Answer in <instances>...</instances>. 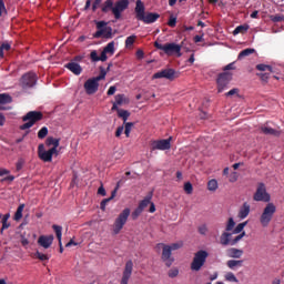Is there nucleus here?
<instances>
[{"label": "nucleus", "instance_id": "9d476101", "mask_svg": "<svg viewBox=\"0 0 284 284\" xmlns=\"http://www.w3.org/2000/svg\"><path fill=\"white\" fill-rule=\"evenodd\" d=\"M59 156V151H54V149L45 150L44 144H39L38 146V156L44 163H52V156Z\"/></svg>", "mask_w": 284, "mask_h": 284}, {"label": "nucleus", "instance_id": "69168bd1", "mask_svg": "<svg viewBox=\"0 0 284 284\" xmlns=\"http://www.w3.org/2000/svg\"><path fill=\"white\" fill-rule=\"evenodd\" d=\"M123 130H125L124 126H119L115 131V136L119 138L123 134Z\"/></svg>", "mask_w": 284, "mask_h": 284}, {"label": "nucleus", "instance_id": "ddd939ff", "mask_svg": "<svg viewBox=\"0 0 284 284\" xmlns=\"http://www.w3.org/2000/svg\"><path fill=\"white\" fill-rule=\"evenodd\" d=\"M20 83L24 90H28V88H34V85H37V73L29 72L23 74Z\"/></svg>", "mask_w": 284, "mask_h": 284}, {"label": "nucleus", "instance_id": "864d4df0", "mask_svg": "<svg viewBox=\"0 0 284 284\" xmlns=\"http://www.w3.org/2000/svg\"><path fill=\"white\" fill-rule=\"evenodd\" d=\"M243 236H245V231H243L241 234H239L233 240H231V245H236V243H239V241H241Z\"/></svg>", "mask_w": 284, "mask_h": 284}, {"label": "nucleus", "instance_id": "f257e3e1", "mask_svg": "<svg viewBox=\"0 0 284 284\" xmlns=\"http://www.w3.org/2000/svg\"><path fill=\"white\" fill-rule=\"evenodd\" d=\"M129 7L130 0H118L115 3L114 0H105L101 6V10L104 14H108L111 10L115 21H119L121 19V14H123Z\"/></svg>", "mask_w": 284, "mask_h": 284}, {"label": "nucleus", "instance_id": "9b49d317", "mask_svg": "<svg viewBox=\"0 0 284 284\" xmlns=\"http://www.w3.org/2000/svg\"><path fill=\"white\" fill-rule=\"evenodd\" d=\"M232 81V73L231 72H223L217 75L216 83H217V92L221 93L223 90H226L227 85Z\"/></svg>", "mask_w": 284, "mask_h": 284}, {"label": "nucleus", "instance_id": "79ce46f5", "mask_svg": "<svg viewBox=\"0 0 284 284\" xmlns=\"http://www.w3.org/2000/svg\"><path fill=\"white\" fill-rule=\"evenodd\" d=\"M271 21L273 23H281V21H284V16L283 14H275V16H270Z\"/></svg>", "mask_w": 284, "mask_h": 284}, {"label": "nucleus", "instance_id": "e433bc0d", "mask_svg": "<svg viewBox=\"0 0 284 284\" xmlns=\"http://www.w3.org/2000/svg\"><path fill=\"white\" fill-rule=\"evenodd\" d=\"M250 54H254V49H244L239 53L237 59H245V57H250Z\"/></svg>", "mask_w": 284, "mask_h": 284}, {"label": "nucleus", "instance_id": "09e8293b", "mask_svg": "<svg viewBox=\"0 0 284 284\" xmlns=\"http://www.w3.org/2000/svg\"><path fill=\"white\" fill-rule=\"evenodd\" d=\"M184 192H186V194H192V192H194V187L192 186V183L190 182L184 183Z\"/></svg>", "mask_w": 284, "mask_h": 284}, {"label": "nucleus", "instance_id": "58836bf2", "mask_svg": "<svg viewBox=\"0 0 284 284\" xmlns=\"http://www.w3.org/2000/svg\"><path fill=\"white\" fill-rule=\"evenodd\" d=\"M132 128H134V123L133 122H126L125 126H124V134L126 138L130 136V132H132Z\"/></svg>", "mask_w": 284, "mask_h": 284}, {"label": "nucleus", "instance_id": "dca6fc26", "mask_svg": "<svg viewBox=\"0 0 284 284\" xmlns=\"http://www.w3.org/2000/svg\"><path fill=\"white\" fill-rule=\"evenodd\" d=\"M84 90L87 92V94H97V92L99 91V82L97 80H94L93 78L88 79L84 82Z\"/></svg>", "mask_w": 284, "mask_h": 284}, {"label": "nucleus", "instance_id": "3c124183", "mask_svg": "<svg viewBox=\"0 0 284 284\" xmlns=\"http://www.w3.org/2000/svg\"><path fill=\"white\" fill-rule=\"evenodd\" d=\"M134 41H136V36H130L125 40V45L129 48V45H134Z\"/></svg>", "mask_w": 284, "mask_h": 284}, {"label": "nucleus", "instance_id": "0e129e2a", "mask_svg": "<svg viewBox=\"0 0 284 284\" xmlns=\"http://www.w3.org/2000/svg\"><path fill=\"white\" fill-rule=\"evenodd\" d=\"M234 94H239V89H232L225 93V97H234Z\"/></svg>", "mask_w": 284, "mask_h": 284}, {"label": "nucleus", "instance_id": "4d7b16f0", "mask_svg": "<svg viewBox=\"0 0 284 284\" xmlns=\"http://www.w3.org/2000/svg\"><path fill=\"white\" fill-rule=\"evenodd\" d=\"M176 276H179V268H172L169 271L170 278H176Z\"/></svg>", "mask_w": 284, "mask_h": 284}, {"label": "nucleus", "instance_id": "37998d69", "mask_svg": "<svg viewBox=\"0 0 284 284\" xmlns=\"http://www.w3.org/2000/svg\"><path fill=\"white\" fill-rule=\"evenodd\" d=\"M234 225H236V222H234L233 217H230L226 224V232H232V230H234Z\"/></svg>", "mask_w": 284, "mask_h": 284}, {"label": "nucleus", "instance_id": "f03ea898", "mask_svg": "<svg viewBox=\"0 0 284 284\" xmlns=\"http://www.w3.org/2000/svg\"><path fill=\"white\" fill-rule=\"evenodd\" d=\"M135 19L138 21H142L143 23H146L150 26V23H156L159 19H161V14L154 13V12H148L145 13V4L141 0H136L135 2Z\"/></svg>", "mask_w": 284, "mask_h": 284}, {"label": "nucleus", "instance_id": "680f3d73", "mask_svg": "<svg viewBox=\"0 0 284 284\" xmlns=\"http://www.w3.org/2000/svg\"><path fill=\"white\" fill-rule=\"evenodd\" d=\"M101 6V0H94L92 4L93 12H97L98 8Z\"/></svg>", "mask_w": 284, "mask_h": 284}, {"label": "nucleus", "instance_id": "423d86ee", "mask_svg": "<svg viewBox=\"0 0 284 284\" xmlns=\"http://www.w3.org/2000/svg\"><path fill=\"white\" fill-rule=\"evenodd\" d=\"M274 214H276V205L270 202L266 204V206L264 207L260 216V223L262 227H267V225L272 223V219H274Z\"/></svg>", "mask_w": 284, "mask_h": 284}, {"label": "nucleus", "instance_id": "a19ab883", "mask_svg": "<svg viewBox=\"0 0 284 284\" xmlns=\"http://www.w3.org/2000/svg\"><path fill=\"white\" fill-rule=\"evenodd\" d=\"M114 197H112V194L110 197L102 200V202L100 203V209L102 210V212H105V207L108 206V204L110 203V201H112Z\"/></svg>", "mask_w": 284, "mask_h": 284}, {"label": "nucleus", "instance_id": "6e6d98bb", "mask_svg": "<svg viewBox=\"0 0 284 284\" xmlns=\"http://www.w3.org/2000/svg\"><path fill=\"white\" fill-rule=\"evenodd\" d=\"M24 164H26V161H23V159L18 160V162L16 164L17 172H20V170H23Z\"/></svg>", "mask_w": 284, "mask_h": 284}, {"label": "nucleus", "instance_id": "774afa93", "mask_svg": "<svg viewBox=\"0 0 284 284\" xmlns=\"http://www.w3.org/2000/svg\"><path fill=\"white\" fill-rule=\"evenodd\" d=\"M98 194H100V196H105V187H103V185H101L99 189H98Z\"/></svg>", "mask_w": 284, "mask_h": 284}, {"label": "nucleus", "instance_id": "a18cd8bd", "mask_svg": "<svg viewBox=\"0 0 284 284\" xmlns=\"http://www.w3.org/2000/svg\"><path fill=\"white\" fill-rule=\"evenodd\" d=\"M8 14V9H6V2L0 0V17H6Z\"/></svg>", "mask_w": 284, "mask_h": 284}, {"label": "nucleus", "instance_id": "7c9ffc66", "mask_svg": "<svg viewBox=\"0 0 284 284\" xmlns=\"http://www.w3.org/2000/svg\"><path fill=\"white\" fill-rule=\"evenodd\" d=\"M118 116L125 123L130 119V111L123 109L118 110Z\"/></svg>", "mask_w": 284, "mask_h": 284}, {"label": "nucleus", "instance_id": "c85d7f7f", "mask_svg": "<svg viewBox=\"0 0 284 284\" xmlns=\"http://www.w3.org/2000/svg\"><path fill=\"white\" fill-rule=\"evenodd\" d=\"M26 209V204H20L14 213V221H21L23 219V210Z\"/></svg>", "mask_w": 284, "mask_h": 284}, {"label": "nucleus", "instance_id": "c756f323", "mask_svg": "<svg viewBox=\"0 0 284 284\" xmlns=\"http://www.w3.org/2000/svg\"><path fill=\"white\" fill-rule=\"evenodd\" d=\"M52 230L55 232L58 241L61 242V236H63V227L61 225L53 224Z\"/></svg>", "mask_w": 284, "mask_h": 284}, {"label": "nucleus", "instance_id": "cd10ccee", "mask_svg": "<svg viewBox=\"0 0 284 284\" xmlns=\"http://www.w3.org/2000/svg\"><path fill=\"white\" fill-rule=\"evenodd\" d=\"M248 30H250L248 24H241L234 29L233 34L234 37H236V34H245V32H247Z\"/></svg>", "mask_w": 284, "mask_h": 284}, {"label": "nucleus", "instance_id": "5701e85b", "mask_svg": "<svg viewBox=\"0 0 284 284\" xmlns=\"http://www.w3.org/2000/svg\"><path fill=\"white\" fill-rule=\"evenodd\" d=\"M226 256H229V258H241V256H243V250L231 247L226 250Z\"/></svg>", "mask_w": 284, "mask_h": 284}, {"label": "nucleus", "instance_id": "bb28decb", "mask_svg": "<svg viewBox=\"0 0 284 284\" xmlns=\"http://www.w3.org/2000/svg\"><path fill=\"white\" fill-rule=\"evenodd\" d=\"M229 270H236V267H243V260H229L226 262Z\"/></svg>", "mask_w": 284, "mask_h": 284}, {"label": "nucleus", "instance_id": "aec40b11", "mask_svg": "<svg viewBox=\"0 0 284 284\" xmlns=\"http://www.w3.org/2000/svg\"><path fill=\"white\" fill-rule=\"evenodd\" d=\"M9 103H12V95L8 93H0V110H11L8 105Z\"/></svg>", "mask_w": 284, "mask_h": 284}, {"label": "nucleus", "instance_id": "1a4fd4ad", "mask_svg": "<svg viewBox=\"0 0 284 284\" xmlns=\"http://www.w3.org/2000/svg\"><path fill=\"white\" fill-rule=\"evenodd\" d=\"M271 199L272 197L270 196V193H267V187H265V183L260 182L253 195V200L257 202L270 203Z\"/></svg>", "mask_w": 284, "mask_h": 284}, {"label": "nucleus", "instance_id": "f3484780", "mask_svg": "<svg viewBox=\"0 0 284 284\" xmlns=\"http://www.w3.org/2000/svg\"><path fill=\"white\" fill-rule=\"evenodd\" d=\"M176 71L174 69H164L160 72L153 74V79H169V81H174Z\"/></svg>", "mask_w": 284, "mask_h": 284}, {"label": "nucleus", "instance_id": "c03bdc74", "mask_svg": "<svg viewBox=\"0 0 284 284\" xmlns=\"http://www.w3.org/2000/svg\"><path fill=\"white\" fill-rule=\"evenodd\" d=\"M141 214H143V211L138 206L131 214V217L133 221H136V219H139V216H141Z\"/></svg>", "mask_w": 284, "mask_h": 284}, {"label": "nucleus", "instance_id": "c9c22d12", "mask_svg": "<svg viewBox=\"0 0 284 284\" xmlns=\"http://www.w3.org/2000/svg\"><path fill=\"white\" fill-rule=\"evenodd\" d=\"M103 51L106 53V54H110V57H112L114 54V41L112 42H109L105 48L103 49Z\"/></svg>", "mask_w": 284, "mask_h": 284}, {"label": "nucleus", "instance_id": "473e14b6", "mask_svg": "<svg viewBox=\"0 0 284 284\" xmlns=\"http://www.w3.org/2000/svg\"><path fill=\"white\" fill-rule=\"evenodd\" d=\"M256 70H258L260 72H274V69L272 68V65H267L263 63L257 64Z\"/></svg>", "mask_w": 284, "mask_h": 284}, {"label": "nucleus", "instance_id": "e2e57ef3", "mask_svg": "<svg viewBox=\"0 0 284 284\" xmlns=\"http://www.w3.org/2000/svg\"><path fill=\"white\" fill-rule=\"evenodd\" d=\"M257 77H260L262 81H267L270 79V73H257Z\"/></svg>", "mask_w": 284, "mask_h": 284}, {"label": "nucleus", "instance_id": "8fccbe9b", "mask_svg": "<svg viewBox=\"0 0 284 284\" xmlns=\"http://www.w3.org/2000/svg\"><path fill=\"white\" fill-rule=\"evenodd\" d=\"M168 27L169 28H176V17L170 16L169 21H168Z\"/></svg>", "mask_w": 284, "mask_h": 284}, {"label": "nucleus", "instance_id": "052dcab7", "mask_svg": "<svg viewBox=\"0 0 284 284\" xmlns=\"http://www.w3.org/2000/svg\"><path fill=\"white\" fill-rule=\"evenodd\" d=\"M123 94H118V95H115V103L118 104V105H123Z\"/></svg>", "mask_w": 284, "mask_h": 284}, {"label": "nucleus", "instance_id": "a878e982", "mask_svg": "<svg viewBox=\"0 0 284 284\" xmlns=\"http://www.w3.org/2000/svg\"><path fill=\"white\" fill-rule=\"evenodd\" d=\"M232 233L230 232H224L222 233L220 237V243L221 245H232Z\"/></svg>", "mask_w": 284, "mask_h": 284}, {"label": "nucleus", "instance_id": "603ef678", "mask_svg": "<svg viewBox=\"0 0 284 284\" xmlns=\"http://www.w3.org/2000/svg\"><path fill=\"white\" fill-rule=\"evenodd\" d=\"M48 136V129L43 126L39 132H38V139H45Z\"/></svg>", "mask_w": 284, "mask_h": 284}, {"label": "nucleus", "instance_id": "5fc2aeb1", "mask_svg": "<svg viewBox=\"0 0 284 284\" xmlns=\"http://www.w3.org/2000/svg\"><path fill=\"white\" fill-rule=\"evenodd\" d=\"M199 234H202V236H205L207 234V225L202 224L197 229Z\"/></svg>", "mask_w": 284, "mask_h": 284}, {"label": "nucleus", "instance_id": "2eb2a0df", "mask_svg": "<svg viewBox=\"0 0 284 284\" xmlns=\"http://www.w3.org/2000/svg\"><path fill=\"white\" fill-rule=\"evenodd\" d=\"M172 141V138L165 139V140H155L151 143L152 150H170L172 145L170 142Z\"/></svg>", "mask_w": 284, "mask_h": 284}, {"label": "nucleus", "instance_id": "ea45409f", "mask_svg": "<svg viewBox=\"0 0 284 284\" xmlns=\"http://www.w3.org/2000/svg\"><path fill=\"white\" fill-rule=\"evenodd\" d=\"M34 257L38 258L39 261H50V257L47 254H43L39 251L34 253Z\"/></svg>", "mask_w": 284, "mask_h": 284}, {"label": "nucleus", "instance_id": "bf43d9fd", "mask_svg": "<svg viewBox=\"0 0 284 284\" xmlns=\"http://www.w3.org/2000/svg\"><path fill=\"white\" fill-rule=\"evenodd\" d=\"M224 72H227V70H236L235 62H231L223 68Z\"/></svg>", "mask_w": 284, "mask_h": 284}, {"label": "nucleus", "instance_id": "a211bd4d", "mask_svg": "<svg viewBox=\"0 0 284 284\" xmlns=\"http://www.w3.org/2000/svg\"><path fill=\"white\" fill-rule=\"evenodd\" d=\"M53 242H54V235H41L38 239V244L41 247H44V250H48L52 245Z\"/></svg>", "mask_w": 284, "mask_h": 284}, {"label": "nucleus", "instance_id": "6ab92c4d", "mask_svg": "<svg viewBox=\"0 0 284 284\" xmlns=\"http://www.w3.org/2000/svg\"><path fill=\"white\" fill-rule=\"evenodd\" d=\"M64 68H67V70L72 72V74H75V77H79V74H81V72H83V68H81V65L74 61H71V62L64 64Z\"/></svg>", "mask_w": 284, "mask_h": 284}, {"label": "nucleus", "instance_id": "13d9d810", "mask_svg": "<svg viewBox=\"0 0 284 284\" xmlns=\"http://www.w3.org/2000/svg\"><path fill=\"white\" fill-rule=\"evenodd\" d=\"M236 181H239V173L237 172L231 173L230 183H236Z\"/></svg>", "mask_w": 284, "mask_h": 284}, {"label": "nucleus", "instance_id": "72a5a7b5", "mask_svg": "<svg viewBox=\"0 0 284 284\" xmlns=\"http://www.w3.org/2000/svg\"><path fill=\"white\" fill-rule=\"evenodd\" d=\"M152 201V197L151 196H146L144 200H142L140 203H139V209L143 212L145 210V207H148V205H150Z\"/></svg>", "mask_w": 284, "mask_h": 284}, {"label": "nucleus", "instance_id": "412c9836", "mask_svg": "<svg viewBox=\"0 0 284 284\" xmlns=\"http://www.w3.org/2000/svg\"><path fill=\"white\" fill-rule=\"evenodd\" d=\"M90 59L92 63H97L99 61L105 62L108 61V53L104 50H102L101 55L99 57V53L97 52V50H93L90 53Z\"/></svg>", "mask_w": 284, "mask_h": 284}, {"label": "nucleus", "instance_id": "4468645a", "mask_svg": "<svg viewBox=\"0 0 284 284\" xmlns=\"http://www.w3.org/2000/svg\"><path fill=\"white\" fill-rule=\"evenodd\" d=\"M132 270H134V263L132 262V260H129L125 263V267H124L120 284L129 283L130 278L132 277Z\"/></svg>", "mask_w": 284, "mask_h": 284}, {"label": "nucleus", "instance_id": "b1692460", "mask_svg": "<svg viewBox=\"0 0 284 284\" xmlns=\"http://www.w3.org/2000/svg\"><path fill=\"white\" fill-rule=\"evenodd\" d=\"M239 219H247L250 216V204L247 202H244L243 205L241 206L239 214Z\"/></svg>", "mask_w": 284, "mask_h": 284}, {"label": "nucleus", "instance_id": "49530a36", "mask_svg": "<svg viewBox=\"0 0 284 284\" xmlns=\"http://www.w3.org/2000/svg\"><path fill=\"white\" fill-rule=\"evenodd\" d=\"M225 280L230 281L231 283H239V280L236 278V275H234V273H226Z\"/></svg>", "mask_w": 284, "mask_h": 284}, {"label": "nucleus", "instance_id": "2f4dec72", "mask_svg": "<svg viewBox=\"0 0 284 284\" xmlns=\"http://www.w3.org/2000/svg\"><path fill=\"white\" fill-rule=\"evenodd\" d=\"M207 190L210 192H216V190H219V182L216 180H210L207 182Z\"/></svg>", "mask_w": 284, "mask_h": 284}, {"label": "nucleus", "instance_id": "de8ad7c7", "mask_svg": "<svg viewBox=\"0 0 284 284\" xmlns=\"http://www.w3.org/2000/svg\"><path fill=\"white\" fill-rule=\"evenodd\" d=\"M169 247H170L171 252L181 250V247H183V242L173 243V244L169 245Z\"/></svg>", "mask_w": 284, "mask_h": 284}, {"label": "nucleus", "instance_id": "6e6552de", "mask_svg": "<svg viewBox=\"0 0 284 284\" xmlns=\"http://www.w3.org/2000/svg\"><path fill=\"white\" fill-rule=\"evenodd\" d=\"M98 31L93 34L94 39H112V27H106L108 22L105 21H98L95 22Z\"/></svg>", "mask_w": 284, "mask_h": 284}, {"label": "nucleus", "instance_id": "4c0bfd02", "mask_svg": "<svg viewBox=\"0 0 284 284\" xmlns=\"http://www.w3.org/2000/svg\"><path fill=\"white\" fill-rule=\"evenodd\" d=\"M246 225H247V221L237 224L236 227L233 230L232 234H241V232H243V230H245Z\"/></svg>", "mask_w": 284, "mask_h": 284}, {"label": "nucleus", "instance_id": "338daca9", "mask_svg": "<svg viewBox=\"0 0 284 284\" xmlns=\"http://www.w3.org/2000/svg\"><path fill=\"white\" fill-rule=\"evenodd\" d=\"M116 92V87H110L106 94L109 97H112V94H114Z\"/></svg>", "mask_w": 284, "mask_h": 284}, {"label": "nucleus", "instance_id": "f8f14e48", "mask_svg": "<svg viewBox=\"0 0 284 284\" xmlns=\"http://www.w3.org/2000/svg\"><path fill=\"white\" fill-rule=\"evenodd\" d=\"M162 247V261L165 262L166 267H171L172 263H174V258H172V251L170 248V245H166L164 243H159L156 245L158 250H161Z\"/></svg>", "mask_w": 284, "mask_h": 284}, {"label": "nucleus", "instance_id": "39448f33", "mask_svg": "<svg viewBox=\"0 0 284 284\" xmlns=\"http://www.w3.org/2000/svg\"><path fill=\"white\" fill-rule=\"evenodd\" d=\"M154 48H156L158 50H162V52H164V54H168V57H172L173 54H176V57H182L181 50L183 48V44H176L174 42L161 44L155 41Z\"/></svg>", "mask_w": 284, "mask_h": 284}, {"label": "nucleus", "instance_id": "393cba45", "mask_svg": "<svg viewBox=\"0 0 284 284\" xmlns=\"http://www.w3.org/2000/svg\"><path fill=\"white\" fill-rule=\"evenodd\" d=\"M59 143H60V140L52 136H49L45 141V145L48 148H51V150H54V152H59V150H57L59 148Z\"/></svg>", "mask_w": 284, "mask_h": 284}, {"label": "nucleus", "instance_id": "f704fd0d", "mask_svg": "<svg viewBox=\"0 0 284 284\" xmlns=\"http://www.w3.org/2000/svg\"><path fill=\"white\" fill-rule=\"evenodd\" d=\"M10 219V213H7L3 215L1 223H2V227H1V232H3V230H8V227H10V223H8V220Z\"/></svg>", "mask_w": 284, "mask_h": 284}, {"label": "nucleus", "instance_id": "0eeeda50", "mask_svg": "<svg viewBox=\"0 0 284 284\" xmlns=\"http://www.w3.org/2000/svg\"><path fill=\"white\" fill-rule=\"evenodd\" d=\"M130 209H124L115 219L113 223V234H121V230L125 227L128 219H130Z\"/></svg>", "mask_w": 284, "mask_h": 284}, {"label": "nucleus", "instance_id": "4be33fe9", "mask_svg": "<svg viewBox=\"0 0 284 284\" xmlns=\"http://www.w3.org/2000/svg\"><path fill=\"white\" fill-rule=\"evenodd\" d=\"M260 131L262 134H266V136H278V134H281V132H278L276 129H272L267 125H262Z\"/></svg>", "mask_w": 284, "mask_h": 284}, {"label": "nucleus", "instance_id": "20e7f679", "mask_svg": "<svg viewBox=\"0 0 284 284\" xmlns=\"http://www.w3.org/2000/svg\"><path fill=\"white\" fill-rule=\"evenodd\" d=\"M209 256H210V253H207V251L205 250H200L195 252L190 266L191 271L201 272V270H203V266L207 262Z\"/></svg>", "mask_w": 284, "mask_h": 284}, {"label": "nucleus", "instance_id": "7ed1b4c3", "mask_svg": "<svg viewBox=\"0 0 284 284\" xmlns=\"http://www.w3.org/2000/svg\"><path fill=\"white\" fill-rule=\"evenodd\" d=\"M43 120V113L41 111H29L24 116H22V121L24 124L20 125V130H30L34 124L39 123V121Z\"/></svg>", "mask_w": 284, "mask_h": 284}]
</instances>
